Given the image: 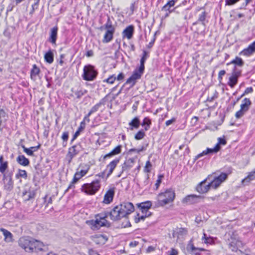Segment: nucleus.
Instances as JSON below:
<instances>
[{"label":"nucleus","mask_w":255,"mask_h":255,"mask_svg":"<svg viewBox=\"0 0 255 255\" xmlns=\"http://www.w3.org/2000/svg\"><path fill=\"white\" fill-rule=\"evenodd\" d=\"M175 197V193L171 188L167 189L164 192L159 193L156 197L155 203L156 207H163L173 202Z\"/></svg>","instance_id":"1"},{"label":"nucleus","mask_w":255,"mask_h":255,"mask_svg":"<svg viewBox=\"0 0 255 255\" xmlns=\"http://www.w3.org/2000/svg\"><path fill=\"white\" fill-rule=\"evenodd\" d=\"M107 217V214H98L95 216V220H88L86 223L93 230H99L102 227L109 226V223L106 219Z\"/></svg>","instance_id":"2"},{"label":"nucleus","mask_w":255,"mask_h":255,"mask_svg":"<svg viewBox=\"0 0 255 255\" xmlns=\"http://www.w3.org/2000/svg\"><path fill=\"white\" fill-rule=\"evenodd\" d=\"M210 175H212V176L210 178V180H212L210 182V185H211V188L213 189H217L227 179L228 177V174L224 172L220 173L219 175L217 172H214Z\"/></svg>","instance_id":"3"},{"label":"nucleus","mask_w":255,"mask_h":255,"mask_svg":"<svg viewBox=\"0 0 255 255\" xmlns=\"http://www.w3.org/2000/svg\"><path fill=\"white\" fill-rule=\"evenodd\" d=\"M100 180L97 179L91 183L84 184L81 189L87 194L94 195L100 189Z\"/></svg>","instance_id":"4"},{"label":"nucleus","mask_w":255,"mask_h":255,"mask_svg":"<svg viewBox=\"0 0 255 255\" xmlns=\"http://www.w3.org/2000/svg\"><path fill=\"white\" fill-rule=\"evenodd\" d=\"M98 74L97 71L93 66L87 65L84 66L83 73L82 75L83 79L86 81H93L96 78Z\"/></svg>","instance_id":"5"},{"label":"nucleus","mask_w":255,"mask_h":255,"mask_svg":"<svg viewBox=\"0 0 255 255\" xmlns=\"http://www.w3.org/2000/svg\"><path fill=\"white\" fill-rule=\"evenodd\" d=\"M218 142L216 144L215 146L213 148H208L206 150L203 151L202 153L198 154L195 158V160L197 159L200 157L204 155H206L210 153H216L220 149V145H225L226 144V141L224 138L219 137L218 139Z\"/></svg>","instance_id":"6"},{"label":"nucleus","mask_w":255,"mask_h":255,"mask_svg":"<svg viewBox=\"0 0 255 255\" xmlns=\"http://www.w3.org/2000/svg\"><path fill=\"white\" fill-rule=\"evenodd\" d=\"M2 182L3 185L4 190L8 192L11 191L13 188L12 174L11 173H9L7 174H3Z\"/></svg>","instance_id":"7"},{"label":"nucleus","mask_w":255,"mask_h":255,"mask_svg":"<svg viewBox=\"0 0 255 255\" xmlns=\"http://www.w3.org/2000/svg\"><path fill=\"white\" fill-rule=\"evenodd\" d=\"M123 213L120 205H118L115 206L110 212L106 213L105 214H107V216L109 215L112 220L116 221L125 217Z\"/></svg>","instance_id":"8"},{"label":"nucleus","mask_w":255,"mask_h":255,"mask_svg":"<svg viewBox=\"0 0 255 255\" xmlns=\"http://www.w3.org/2000/svg\"><path fill=\"white\" fill-rule=\"evenodd\" d=\"M32 238L28 237H21L18 240V245L26 252L30 253L32 251L31 247Z\"/></svg>","instance_id":"9"},{"label":"nucleus","mask_w":255,"mask_h":255,"mask_svg":"<svg viewBox=\"0 0 255 255\" xmlns=\"http://www.w3.org/2000/svg\"><path fill=\"white\" fill-rule=\"evenodd\" d=\"M187 230L185 228H177L173 230L172 236L176 239L178 242H181L183 239L187 236Z\"/></svg>","instance_id":"10"},{"label":"nucleus","mask_w":255,"mask_h":255,"mask_svg":"<svg viewBox=\"0 0 255 255\" xmlns=\"http://www.w3.org/2000/svg\"><path fill=\"white\" fill-rule=\"evenodd\" d=\"M212 176V175H209L206 179L198 184L196 188V190L197 192L203 194L207 193L209 190L210 188H211V185H210V183L207 185H205V183L207 180H210Z\"/></svg>","instance_id":"11"},{"label":"nucleus","mask_w":255,"mask_h":255,"mask_svg":"<svg viewBox=\"0 0 255 255\" xmlns=\"http://www.w3.org/2000/svg\"><path fill=\"white\" fill-rule=\"evenodd\" d=\"M136 158H129L126 159L124 163L122 165V171L118 177H120L121 174L125 171L128 172L129 170L133 167L135 163Z\"/></svg>","instance_id":"12"},{"label":"nucleus","mask_w":255,"mask_h":255,"mask_svg":"<svg viewBox=\"0 0 255 255\" xmlns=\"http://www.w3.org/2000/svg\"><path fill=\"white\" fill-rule=\"evenodd\" d=\"M119 205L122 209V212H124L123 213L125 217L131 214L134 210V206L130 202H124Z\"/></svg>","instance_id":"13"},{"label":"nucleus","mask_w":255,"mask_h":255,"mask_svg":"<svg viewBox=\"0 0 255 255\" xmlns=\"http://www.w3.org/2000/svg\"><path fill=\"white\" fill-rule=\"evenodd\" d=\"M44 247L45 245L42 242L32 238L31 245L32 251H30V253H38V252L42 251L44 250Z\"/></svg>","instance_id":"14"},{"label":"nucleus","mask_w":255,"mask_h":255,"mask_svg":"<svg viewBox=\"0 0 255 255\" xmlns=\"http://www.w3.org/2000/svg\"><path fill=\"white\" fill-rule=\"evenodd\" d=\"M80 146L78 145H73L69 148L68 152L66 155V157L68 159L69 163H70L73 157L78 154L80 151Z\"/></svg>","instance_id":"15"},{"label":"nucleus","mask_w":255,"mask_h":255,"mask_svg":"<svg viewBox=\"0 0 255 255\" xmlns=\"http://www.w3.org/2000/svg\"><path fill=\"white\" fill-rule=\"evenodd\" d=\"M255 52V41L250 44L249 46L243 49L239 53L240 55L250 56Z\"/></svg>","instance_id":"16"},{"label":"nucleus","mask_w":255,"mask_h":255,"mask_svg":"<svg viewBox=\"0 0 255 255\" xmlns=\"http://www.w3.org/2000/svg\"><path fill=\"white\" fill-rule=\"evenodd\" d=\"M141 75L138 72L134 70L131 76L127 79L126 84H130V87H132L135 84L136 80L141 78Z\"/></svg>","instance_id":"17"},{"label":"nucleus","mask_w":255,"mask_h":255,"mask_svg":"<svg viewBox=\"0 0 255 255\" xmlns=\"http://www.w3.org/2000/svg\"><path fill=\"white\" fill-rule=\"evenodd\" d=\"M114 195L115 188H110L106 192L104 195L103 203L107 204L111 203L113 200Z\"/></svg>","instance_id":"18"},{"label":"nucleus","mask_w":255,"mask_h":255,"mask_svg":"<svg viewBox=\"0 0 255 255\" xmlns=\"http://www.w3.org/2000/svg\"><path fill=\"white\" fill-rule=\"evenodd\" d=\"M120 162V158H117L112 161L109 164L107 165L106 170H108V173L107 175V177H108L110 175H111L114 170L115 169L117 164Z\"/></svg>","instance_id":"19"},{"label":"nucleus","mask_w":255,"mask_h":255,"mask_svg":"<svg viewBox=\"0 0 255 255\" xmlns=\"http://www.w3.org/2000/svg\"><path fill=\"white\" fill-rule=\"evenodd\" d=\"M240 75V72L234 71L232 75L229 78V81L228 82V85L231 88H233L238 82V77Z\"/></svg>","instance_id":"20"},{"label":"nucleus","mask_w":255,"mask_h":255,"mask_svg":"<svg viewBox=\"0 0 255 255\" xmlns=\"http://www.w3.org/2000/svg\"><path fill=\"white\" fill-rule=\"evenodd\" d=\"M134 31V27L133 25H129L124 29L123 32V36L124 37H127L128 39L132 38Z\"/></svg>","instance_id":"21"},{"label":"nucleus","mask_w":255,"mask_h":255,"mask_svg":"<svg viewBox=\"0 0 255 255\" xmlns=\"http://www.w3.org/2000/svg\"><path fill=\"white\" fill-rule=\"evenodd\" d=\"M58 32L57 26L52 27L50 30V37L49 38V41L52 44H55L57 39Z\"/></svg>","instance_id":"22"},{"label":"nucleus","mask_w":255,"mask_h":255,"mask_svg":"<svg viewBox=\"0 0 255 255\" xmlns=\"http://www.w3.org/2000/svg\"><path fill=\"white\" fill-rule=\"evenodd\" d=\"M255 179V170L248 173V175L242 180V183L244 185L248 184L251 181Z\"/></svg>","instance_id":"23"},{"label":"nucleus","mask_w":255,"mask_h":255,"mask_svg":"<svg viewBox=\"0 0 255 255\" xmlns=\"http://www.w3.org/2000/svg\"><path fill=\"white\" fill-rule=\"evenodd\" d=\"M40 72V69L36 66V65H33L32 68L30 71L31 79L33 81H35L37 79V76L39 75Z\"/></svg>","instance_id":"24"},{"label":"nucleus","mask_w":255,"mask_h":255,"mask_svg":"<svg viewBox=\"0 0 255 255\" xmlns=\"http://www.w3.org/2000/svg\"><path fill=\"white\" fill-rule=\"evenodd\" d=\"M122 147V146L121 145L117 146L114 149H113L110 153L106 154L104 157V159L110 158L114 155L119 154L121 152Z\"/></svg>","instance_id":"25"},{"label":"nucleus","mask_w":255,"mask_h":255,"mask_svg":"<svg viewBox=\"0 0 255 255\" xmlns=\"http://www.w3.org/2000/svg\"><path fill=\"white\" fill-rule=\"evenodd\" d=\"M152 203L150 201H146L145 202L141 203L139 204V207L140 208L141 212L144 213H149L148 212L149 209L151 207Z\"/></svg>","instance_id":"26"},{"label":"nucleus","mask_w":255,"mask_h":255,"mask_svg":"<svg viewBox=\"0 0 255 255\" xmlns=\"http://www.w3.org/2000/svg\"><path fill=\"white\" fill-rule=\"evenodd\" d=\"M0 231L2 233L4 237V241L6 242H12V234L7 230L0 228Z\"/></svg>","instance_id":"27"},{"label":"nucleus","mask_w":255,"mask_h":255,"mask_svg":"<svg viewBox=\"0 0 255 255\" xmlns=\"http://www.w3.org/2000/svg\"><path fill=\"white\" fill-rule=\"evenodd\" d=\"M114 33V31L106 30L104 36L103 42L104 43H108L110 42L113 38Z\"/></svg>","instance_id":"28"},{"label":"nucleus","mask_w":255,"mask_h":255,"mask_svg":"<svg viewBox=\"0 0 255 255\" xmlns=\"http://www.w3.org/2000/svg\"><path fill=\"white\" fill-rule=\"evenodd\" d=\"M40 145L39 144L36 146H32L29 148H26L24 145H22L21 146L23 149V151L28 155L30 156L33 155V152L37 150L40 147Z\"/></svg>","instance_id":"29"},{"label":"nucleus","mask_w":255,"mask_h":255,"mask_svg":"<svg viewBox=\"0 0 255 255\" xmlns=\"http://www.w3.org/2000/svg\"><path fill=\"white\" fill-rule=\"evenodd\" d=\"M104 28L106 30L114 31H115V27L113 25L112 22L110 18L108 17L107 21L106 23L104 25L103 27H101V29Z\"/></svg>","instance_id":"30"},{"label":"nucleus","mask_w":255,"mask_h":255,"mask_svg":"<svg viewBox=\"0 0 255 255\" xmlns=\"http://www.w3.org/2000/svg\"><path fill=\"white\" fill-rule=\"evenodd\" d=\"M17 162L23 166H27L29 164V160L24 155H19L17 158Z\"/></svg>","instance_id":"31"},{"label":"nucleus","mask_w":255,"mask_h":255,"mask_svg":"<svg viewBox=\"0 0 255 255\" xmlns=\"http://www.w3.org/2000/svg\"><path fill=\"white\" fill-rule=\"evenodd\" d=\"M45 61L49 64L52 63L54 61L53 53L51 50H49L44 55Z\"/></svg>","instance_id":"32"},{"label":"nucleus","mask_w":255,"mask_h":255,"mask_svg":"<svg viewBox=\"0 0 255 255\" xmlns=\"http://www.w3.org/2000/svg\"><path fill=\"white\" fill-rule=\"evenodd\" d=\"M251 105V102L249 99L245 98L242 101V104L241 105V109L247 111L249 110V106Z\"/></svg>","instance_id":"33"},{"label":"nucleus","mask_w":255,"mask_h":255,"mask_svg":"<svg viewBox=\"0 0 255 255\" xmlns=\"http://www.w3.org/2000/svg\"><path fill=\"white\" fill-rule=\"evenodd\" d=\"M140 122L137 117H135L129 123V125L131 127L130 129H133V128H138L139 127Z\"/></svg>","instance_id":"34"},{"label":"nucleus","mask_w":255,"mask_h":255,"mask_svg":"<svg viewBox=\"0 0 255 255\" xmlns=\"http://www.w3.org/2000/svg\"><path fill=\"white\" fill-rule=\"evenodd\" d=\"M230 64H234L236 66L242 67L244 64V62L241 58L237 56L230 62Z\"/></svg>","instance_id":"35"},{"label":"nucleus","mask_w":255,"mask_h":255,"mask_svg":"<svg viewBox=\"0 0 255 255\" xmlns=\"http://www.w3.org/2000/svg\"><path fill=\"white\" fill-rule=\"evenodd\" d=\"M27 177V172L24 170L18 169V172L15 175L16 178L18 179L20 177L26 179Z\"/></svg>","instance_id":"36"},{"label":"nucleus","mask_w":255,"mask_h":255,"mask_svg":"<svg viewBox=\"0 0 255 255\" xmlns=\"http://www.w3.org/2000/svg\"><path fill=\"white\" fill-rule=\"evenodd\" d=\"M151 124V120L147 117L145 118L142 122V126H146L144 128V129L145 130H147L150 127V126Z\"/></svg>","instance_id":"37"},{"label":"nucleus","mask_w":255,"mask_h":255,"mask_svg":"<svg viewBox=\"0 0 255 255\" xmlns=\"http://www.w3.org/2000/svg\"><path fill=\"white\" fill-rule=\"evenodd\" d=\"M202 240L204 241V243L206 244H211L214 242L213 238L211 237H207L205 233L203 234Z\"/></svg>","instance_id":"38"},{"label":"nucleus","mask_w":255,"mask_h":255,"mask_svg":"<svg viewBox=\"0 0 255 255\" xmlns=\"http://www.w3.org/2000/svg\"><path fill=\"white\" fill-rule=\"evenodd\" d=\"M144 214L145 215H142L141 216L138 214L137 215V217H135L134 219L135 223H138L140 220H144L146 217L150 215V213H146Z\"/></svg>","instance_id":"39"},{"label":"nucleus","mask_w":255,"mask_h":255,"mask_svg":"<svg viewBox=\"0 0 255 255\" xmlns=\"http://www.w3.org/2000/svg\"><path fill=\"white\" fill-rule=\"evenodd\" d=\"M101 105L102 103L100 102L93 106L89 112L88 116H91L93 113L97 112L101 107Z\"/></svg>","instance_id":"40"},{"label":"nucleus","mask_w":255,"mask_h":255,"mask_svg":"<svg viewBox=\"0 0 255 255\" xmlns=\"http://www.w3.org/2000/svg\"><path fill=\"white\" fill-rule=\"evenodd\" d=\"M191 201V195H188L185 197L181 201L183 205H189Z\"/></svg>","instance_id":"41"},{"label":"nucleus","mask_w":255,"mask_h":255,"mask_svg":"<svg viewBox=\"0 0 255 255\" xmlns=\"http://www.w3.org/2000/svg\"><path fill=\"white\" fill-rule=\"evenodd\" d=\"M145 135V132L142 130H140L135 135L134 138L136 140H140L142 139Z\"/></svg>","instance_id":"42"},{"label":"nucleus","mask_w":255,"mask_h":255,"mask_svg":"<svg viewBox=\"0 0 255 255\" xmlns=\"http://www.w3.org/2000/svg\"><path fill=\"white\" fill-rule=\"evenodd\" d=\"M27 195V198L25 197V200H29L30 199L33 198L34 197V194L31 192H25L23 193V196L25 197Z\"/></svg>","instance_id":"43"},{"label":"nucleus","mask_w":255,"mask_h":255,"mask_svg":"<svg viewBox=\"0 0 255 255\" xmlns=\"http://www.w3.org/2000/svg\"><path fill=\"white\" fill-rule=\"evenodd\" d=\"M8 167V163L7 161L4 162L3 163L0 164V172L3 174L4 173L5 171Z\"/></svg>","instance_id":"44"},{"label":"nucleus","mask_w":255,"mask_h":255,"mask_svg":"<svg viewBox=\"0 0 255 255\" xmlns=\"http://www.w3.org/2000/svg\"><path fill=\"white\" fill-rule=\"evenodd\" d=\"M116 79V77L115 76V75H113L110 76L108 78L104 80V82H106L109 84H112L114 83Z\"/></svg>","instance_id":"45"},{"label":"nucleus","mask_w":255,"mask_h":255,"mask_svg":"<svg viewBox=\"0 0 255 255\" xmlns=\"http://www.w3.org/2000/svg\"><path fill=\"white\" fill-rule=\"evenodd\" d=\"M152 166L151 163L149 160L146 161L145 166L144 168V171L146 173H149L151 170V167Z\"/></svg>","instance_id":"46"},{"label":"nucleus","mask_w":255,"mask_h":255,"mask_svg":"<svg viewBox=\"0 0 255 255\" xmlns=\"http://www.w3.org/2000/svg\"><path fill=\"white\" fill-rule=\"evenodd\" d=\"M164 177V176L162 174H159L158 175V179L157 180H156V183L155 184V186L156 187V190L158 189L161 182V180L162 179H163V178Z\"/></svg>","instance_id":"47"},{"label":"nucleus","mask_w":255,"mask_h":255,"mask_svg":"<svg viewBox=\"0 0 255 255\" xmlns=\"http://www.w3.org/2000/svg\"><path fill=\"white\" fill-rule=\"evenodd\" d=\"M88 172V169L87 170H81L79 172H76V175L78 177V178H79L80 179L82 177L85 176Z\"/></svg>","instance_id":"48"},{"label":"nucleus","mask_w":255,"mask_h":255,"mask_svg":"<svg viewBox=\"0 0 255 255\" xmlns=\"http://www.w3.org/2000/svg\"><path fill=\"white\" fill-rule=\"evenodd\" d=\"M39 0H36V2L32 5V9L30 12V14H32L35 10L37 9L38 7Z\"/></svg>","instance_id":"49"},{"label":"nucleus","mask_w":255,"mask_h":255,"mask_svg":"<svg viewBox=\"0 0 255 255\" xmlns=\"http://www.w3.org/2000/svg\"><path fill=\"white\" fill-rule=\"evenodd\" d=\"M148 57V53L146 51L143 50L142 56L140 59V63H145V62Z\"/></svg>","instance_id":"50"},{"label":"nucleus","mask_w":255,"mask_h":255,"mask_svg":"<svg viewBox=\"0 0 255 255\" xmlns=\"http://www.w3.org/2000/svg\"><path fill=\"white\" fill-rule=\"evenodd\" d=\"M144 69V63H140V67L138 69H135V70L137 72H138L141 75H142Z\"/></svg>","instance_id":"51"},{"label":"nucleus","mask_w":255,"mask_h":255,"mask_svg":"<svg viewBox=\"0 0 255 255\" xmlns=\"http://www.w3.org/2000/svg\"><path fill=\"white\" fill-rule=\"evenodd\" d=\"M246 111L241 109L239 111L236 113V117L238 119L241 118L244 115Z\"/></svg>","instance_id":"52"},{"label":"nucleus","mask_w":255,"mask_h":255,"mask_svg":"<svg viewBox=\"0 0 255 255\" xmlns=\"http://www.w3.org/2000/svg\"><path fill=\"white\" fill-rule=\"evenodd\" d=\"M80 179L79 178H78V177L76 176V174H75L74 178L72 180V181L71 182V184L69 186L68 189H70L72 187V186L76 183Z\"/></svg>","instance_id":"53"},{"label":"nucleus","mask_w":255,"mask_h":255,"mask_svg":"<svg viewBox=\"0 0 255 255\" xmlns=\"http://www.w3.org/2000/svg\"><path fill=\"white\" fill-rule=\"evenodd\" d=\"M253 92V89L252 87H248L246 88L245 90L244 93L242 95L241 97H243L244 96L248 94L249 93H251Z\"/></svg>","instance_id":"54"},{"label":"nucleus","mask_w":255,"mask_h":255,"mask_svg":"<svg viewBox=\"0 0 255 255\" xmlns=\"http://www.w3.org/2000/svg\"><path fill=\"white\" fill-rule=\"evenodd\" d=\"M240 0H225L226 5H231L235 4Z\"/></svg>","instance_id":"55"},{"label":"nucleus","mask_w":255,"mask_h":255,"mask_svg":"<svg viewBox=\"0 0 255 255\" xmlns=\"http://www.w3.org/2000/svg\"><path fill=\"white\" fill-rule=\"evenodd\" d=\"M61 137L64 141H67L69 137V132L68 131L64 132Z\"/></svg>","instance_id":"56"},{"label":"nucleus","mask_w":255,"mask_h":255,"mask_svg":"<svg viewBox=\"0 0 255 255\" xmlns=\"http://www.w3.org/2000/svg\"><path fill=\"white\" fill-rule=\"evenodd\" d=\"M226 74V71L224 70H221L218 74V80L221 82L222 80V76Z\"/></svg>","instance_id":"57"},{"label":"nucleus","mask_w":255,"mask_h":255,"mask_svg":"<svg viewBox=\"0 0 255 255\" xmlns=\"http://www.w3.org/2000/svg\"><path fill=\"white\" fill-rule=\"evenodd\" d=\"M176 121V119L175 118H172L171 120H168L165 122V125L166 126H169Z\"/></svg>","instance_id":"58"},{"label":"nucleus","mask_w":255,"mask_h":255,"mask_svg":"<svg viewBox=\"0 0 255 255\" xmlns=\"http://www.w3.org/2000/svg\"><path fill=\"white\" fill-rule=\"evenodd\" d=\"M177 0H169L167 3L166 4H167L168 5V7H172V6H173L175 4V2L177 1Z\"/></svg>","instance_id":"59"},{"label":"nucleus","mask_w":255,"mask_h":255,"mask_svg":"<svg viewBox=\"0 0 255 255\" xmlns=\"http://www.w3.org/2000/svg\"><path fill=\"white\" fill-rule=\"evenodd\" d=\"M177 254L178 251L174 249H172L169 251V255H177Z\"/></svg>","instance_id":"60"},{"label":"nucleus","mask_w":255,"mask_h":255,"mask_svg":"<svg viewBox=\"0 0 255 255\" xmlns=\"http://www.w3.org/2000/svg\"><path fill=\"white\" fill-rule=\"evenodd\" d=\"M142 150H143V147H142L140 149L131 148V149H129V152H136L137 153H139L140 152L142 151Z\"/></svg>","instance_id":"61"},{"label":"nucleus","mask_w":255,"mask_h":255,"mask_svg":"<svg viewBox=\"0 0 255 255\" xmlns=\"http://www.w3.org/2000/svg\"><path fill=\"white\" fill-rule=\"evenodd\" d=\"M124 77V74L123 73H120L116 77V79H117L118 81H121L123 80Z\"/></svg>","instance_id":"62"},{"label":"nucleus","mask_w":255,"mask_h":255,"mask_svg":"<svg viewBox=\"0 0 255 255\" xmlns=\"http://www.w3.org/2000/svg\"><path fill=\"white\" fill-rule=\"evenodd\" d=\"M205 16H206L205 12V11L202 12L201 14L200 15V16L199 17V20H200L201 21H204L205 19Z\"/></svg>","instance_id":"63"},{"label":"nucleus","mask_w":255,"mask_h":255,"mask_svg":"<svg viewBox=\"0 0 255 255\" xmlns=\"http://www.w3.org/2000/svg\"><path fill=\"white\" fill-rule=\"evenodd\" d=\"M85 128V123L84 121H83L80 123V126L78 128V130L80 131V130L83 129Z\"/></svg>","instance_id":"64"}]
</instances>
